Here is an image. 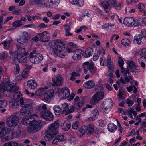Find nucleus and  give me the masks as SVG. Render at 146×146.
<instances>
[{"mask_svg":"<svg viewBox=\"0 0 146 146\" xmlns=\"http://www.w3.org/2000/svg\"><path fill=\"white\" fill-rule=\"evenodd\" d=\"M42 121L41 120L37 121L33 120L31 122L27 130L29 133H33L39 130L42 126Z\"/></svg>","mask_w":146,"mask_h":146,"instance_id":"20e7f679","label":"nucleus"},{"mask_svg":"<svg viewBox=\"0 0 146 146\" xmlns=\"http://www.w3.org/2000/svg\"><path fill=\"white\" fill-rule=\"evenodd\" d=\"M126 103L128 104V106H132L134 104L132 100L128 99H127L126 100Z\"/></svg>","mask_w":146,"mask_h":146,"instance_id":"774afa93","label":"nucleus"},{"mask_svg":"<svg viewBox=\"0 0 146 146\" xmlns=\"http://www.w3.org/2000/svg\"><path fill=\"white\" fill-rule=\"evenodd\" d=\"M3 146H18V143L13 141H10L5 143Z\"/></svg>","mask_w":146,"mask_h":146,"instance_id":"c03bdc74","label":"nucleus"},{"mask_svg":"<svg viewBox=\"0 0 146 146\" xmlns=\"http://www.w3.org/2000/svg\"><path fill=\"white\" fill-rule=\"evenodd\" d=\"M7 105V102L4 100H0V108H4Z\"/></svg>","mask_w":146,"mask_h":146,"instance_id":"a18cd8bd","label":"nucleus"},{"mask_svg":"<svg viewBox=\"0 0 146 146\" xmlns=\"http://www.w3.org/2000/svg\"><path fill=\"white\" fill-rule=\"evenodd\" d=\"M38 36H39V37L40 38V40L42 42H47L49 40V34L47 31L38 33Z\"/></svg>","mask_w":146,"mask_h":146,"instance_id":"dca6fc26","label":"nucleus"},{"mask_svg":"<svg viewBox=\"0 0 146 146\" xmlns=\"http://www.w3.org/2000/svg\"><path fill=\"white\" fill-rule=\"evenodd\" d=\"M138 8L141 12L144 11L145 9V7L144 5L142 3H140L138 5Z\"/></svg>","mask_w":146,"mask_h":146,"instance_id":"603ef678","label":"nucleus"},{"mask_svg":"<svg viewBox=\"0 0 146 146\" xmlns=\"http://www.w3.org/2000/svg\"><path fill=\"white\" fill-rule=\"evenodd\" d=\"M45 88H40L39 89L37 90L35 92V94L38 96H40L43 94L44 95V94L46 92L45 91Z\"/></svg>","mask_w":146,"mask_h":146,"instance_id":"4c0bfd02","label":"nucleus"},{"mask_svg":"<svg viewBox=\"0 0 146 146\" xmlns=\"http://www.w3.org/2000/svg\"><path fill=\"white\" fill-rule=\"evenodd\" d=\"M47 27V26L44 23H42L38 26L37 28L38 29L40 30L42 28H45Z\"/></svg>","mask_w":146,"mask_h":146,"instance_id":"052dcab7","label":"nucleus"},{"mask_svg":"<svg viewBox=\"0 0 146 146\" xmlns=\"http://www.w3.org/2000/svg\"><path fill=\"white\" fill-rule=\"evenodd\" d=\"M30 62L35 64H38L41 62L43 59L42 55L39 53H37L36 50H33L30 53Z\"/></svg>","mask_w":146,"mask_h":146,"instance_id":"39448f33","label":"nucleus"},{"mask_svg":"<svg viewBox=\"0 0 146 146\" xmlns=\"http://www.w3.org/2000/svg\"><path fill=\"white\" fill-rule=\"evenodd\" d=\"M133 41L134 43H136L140 45L142 42L143 37L142 35H138L134 37Z\"/></svg>","mask_w":146,"mask_h":146,"instance_id":"c756f323","label":"nucleus"},{"mask_svg":"<svg viewBox=\"0 0 146 146\" xmlns=\"http://www.w3.org/2000/svg\"><path fill=\"white\" fill-rule=\"evenodd\" d=\"M16 47L17 49L19 51V53H21V54H24L25 56H26L29 54L27 52H25V45L24 44L18 42L16 44Z\"/></svg>","mask_w":146,"mask_h":146,"instance_id":"412c9836","label":"nucleus"},{"mask_svg":"<svg viewBox=\"0 0 146 146\" xmlns=\"http://www.w3.org/2000/svg\"><path fill=\"white\" fill-rule=\"evenodd\" d=\"M32 103L29 100H21L20 104L22 106L20 109V113L22 115L26 116L31 114L33 111Z\"/></svg>","mask_w":146,"mask_h":146,"instance_id":"f257e3e1","label":"nucleus"},{"mask_svg":"<svg viewBox=\"0 0 146 146\" xmlns=\"http://www.w3.org/2000/svg\"><path fill=\"white\" fill-rule=\"evenodd\" d=\"M60 124L58 121H56L54 123H52L48 126V130L50 132L53 133L54 134H56L58 133V131L57 130Z\"/></svg>","mask_w":146,"mask_h":146,"instance_id":"4468645a","label":"nucleus"},{"mask_svg":"<svg viewBox=\"0 0 146 146\" xmlns=\"http://www.w3.org/2000/svg\"><path fill=\"white\" fill-rule=\"evenodd\" d=\"M62 94L64 96L65 94V98H66V96H68L70 94V91L68 88L67 87H65L62 88L61 90Z\"/></svg>","mask_w":146,"mask_h":146,"instance_id":"e433bc0d","label":"nucleus"},{"mask_svg":"<svg viewBox=\"0 0 146 146\" xmlns=\"http://www.w3.org/2000/svg\"><path fill=\"white\" fill-rule=\"evenodd\" d=\"M83 52L82 50L77 49L74 52V54L72 58L73 59L76 61L80 60L81 57V55Z\"/></svg>","mask_w":146,"mask_h":146,"instance_id":"aec40b11","label":"nucleus"},{"mask_svg":"<svg viewBox=\"0 0 146 146\" xmlns=\"http://www.w3.org/2000/svg\"><path fill=\"white\" fill-rule=\"evenodd\" d=\"M43 96L44 98L42 100L46 103L49 102L52 98L51 95L46 92L44 94Z\"/></svg>","mask_w":146,"mask_h":146,"instance_id":"7c9ffc66","label":"nucleus"},{"mask_svg":"<svg viewBox=\"0 0 146 146\" xmlns=\"http://www.w3.org/2000/svg\"><path fill=\"white\" fill-rule=\"evenodd\" d=\"M52 80L53 82V85L54 86L55 85L60 86L62 85L63 82L62 76L60 74L57 75L56 80L54 78H53Z\"/></svg>","mask_w":146,"mask_h":146,"instance_id":"6ab92c4d","label":"nucleus"},{"mask_svg":"<svg viewBox=\"0 0 146 146\" xmlns=\"http://www.w3.org/2000/svg\"><path fill=\"white\" fill-rule=\"evenodd\" d=\"M104 97V93L102 92H98L93 96L90 102L92 104L95 105L98 103Z\"/></svg>","mask_w":146,"mask_h":146,"instance_id":"ddd939ff","label":"nucleus"},{"mask_svg":"<svg viewBox=\"0 0 146 146\" xmlns=\"http://www.w3.org/2000/svg\"><path fill=\"white\" fill-rule=\"evenodd\" d=\"M53 110L56 116H58L60 114H62V108L59 105H56L54 106Z\"/></svg>","mask_w":146,"mask_h":146,"instance_id":"cd10ccee","label":"nucleus"},{"mask_svg":"<svg viewBox=\"0 0 146 146\" xmlns=\"http://www.w3.org/2000/svg\"><path fill=\"white\" fill-rule=\"evenodd\" d=\"M14 57L16 59L19 63H27V59L26 57L24 56V54L18 53L17 51L15 52L12 53Z\"/></svg>","mask_w":146,"mask_h":146,"instance_id":"9d476101","label":"nucleus"},{"mask_svg":"<svg viewBox=\"0 0 146 146\" xmlns=\"http://www.w3.org/2000/svg\"><path fill=\"white\" fill-rule=\"evenodd\" d=\"M22 96V95L21 94L18 92H15L13 94V100L19 102V103H20L21 100H22L23 101H25V100H24L23 99Z\"/></svg>","mask_w":146,"mask_h":146,"instance_id":"a878e982","label":"nucleus"},{"mask_svg":"<svg viewBox=\"0 0 146 146\" xmlns=\"http://www.w3.org/2000/svg\"><path fill=\"white\" fill-rule=\"evenodd\" d=\"M31 38L29 33L24 31L22 35H20L17 39V40L18 42L22 43L24 44L27 43L28 42V40Z\"/></svg>","mask_w":146,"mask_h":146,"instance_id":"f8f14e48","label":"nucleus"},{"mask_svg":"<svg viewBox=\"0 0 146 146\" xmlns=\"http://www.w3.org/2000/svg\"><path fill=\"white\" fill-rule=\"evenodd\" d=\"M139 23V21L136 19H134V22L133 24V26H136L138 25Z\"/></svg>","mask_w":146,"mask_h":146,"instance_id":"338daca9","label":"nucleus"},{"mask_svg":"<svg viewBox=\"0 0 146 146\" xmlns=\"http://www.w3.org/2000/svg\"><path fill=\"white\" fill-rule=\"evenodd\" d=\"M122 44L125 46H127L129 45L130 42L129 39L127 38L123 39L121 41Z\"/></svg>","mask_w":146,"mask_h":146,"instance_id":"79ce46f5","label":"nucleus"},{"mask_svg":"<svg viewBox=\"0 0 146 146\" xmlns=\"http://www.w3.org/2000/svg\"><path fill=\"white\" fill-rule=\"evenodd\" d=\"M6 133V129L5 127L4 126H0V138L5 135Z\"/></svg>","mask_w":146,"mask_h":146,"instance_id":"58836bf2","label":"nucleus"},{"mask_svg":"<svg viewBox=\"0 0 146 146\" xmlns=\"http://www.w3.org/2000/svg\"><path fill=\"white\" fill-rule=\"evenodd\" d=\"M134 19L132 17H126L124 19L123 23L128 26H133Z\"/></svg>","mask_w":146,"mask_h":146,"instance_id":"b1692460","label":"nucleus"},{"mask_svg":"<svg viewBox=\"0 0 146 146\" xmlns=\"http://www.w3.org/2000/svg\"><path fill=\"white\" fill-rule=\"evenodd\" d=\"M88 129V127L86 126H82L79 130L80 134L78 135L81 137L84 135L87 132Z\"/></svg>","mask_w":146,"mask_h":146,"instance_id":"f704fd0d","label":"nucleus"},{"mask_svg":"<svg viewBox=\"0 0 146 146\" xmlns=\"http://www.w3.org/2000/svg\"><path fill=\"white\" fill-rule=\"evenodd\" d=\"M142 125L140 128L141 131H143L144 132H146V122L142 121L141 122Z\"/></svg>","mask_w":146,"mask_h":146,"instance_id":"3c124183","label":"nucleus"},{"mask_svg":"<svg viewBox=\"0 0 146 146\" xmlns=\"http://www.w3.org/2000/svg\"><path fill=\"white\" fill-rule=\"evenodd\" d=\"M117 126L113 123H109L108 127V129L111 132H114L117 129Z\"/></svg>","mask_w":146,"mask_h":146,"instance_id":"473e14b6","label":"nucleus"},{"mask_svg":"<svg viewBox=\"0 0 146 146\" xmlns=\"http://www.w3.org/2000/svg\"><path fill=\"white\" fill-rule=\"evenodd\" d=\"M40 117L48 121H52L54 118L53 115L49 111H42L40 113Z\"/></svg>","mask_w":146,"mask_h":146,"instance_id":"9b49d317","label":"nucleus"},{"mask_svg":"<svg viewBox=\"0 0 146 146\" xmlns=\"http://www.w3.org/2000/svg\"><path fill=\"white\" fill-rule=\"evenodd\" d=\"M10 133H11L12 135V136L14 137H15L17 135V132L16 131H15L14 129H12L11 130Z\"/></svg>","mask_w":146,"mask_h":146,"instance_id":"e2e57ef3","label":"nucleus"},{"mask_svg":"<svg viewBox=\"0 0 146 146\" xmlns=\"http://www.w3.org/2000/svg\"><path fill=\"white\" fill-rule=\"evenodd\" d=\"M94 82L92 80H90L84 83L83 84V86L87 89H90L93 88L94 86Z\"/></svg>","mask_w":146,"mask_h":146,"instance_id":"c85d7f7f","label":"nucleus"},{"mask_svg":"<svg viewBox=\"0 0 146 146\" xmlns=\"http://www.w3.org/2000/svg\"><path fill=\"white\" fill-rule=\"evenodd\" d=\"M66 140V138L63 135H58L55 137L53 142L55 144L59 141H64Z\"/></svg>","mask_w":146,"mask_h":146,"instance_id":"bb28decb","label":"nucleus"},{"mask_svg":"<svg viewBox=\"0 0 146 146\" xmlns=\"http://www.w3.org/2000/svg\"><path fill=\"white\" fill-rule=\"evenodd\" d=\"M146 49L145 48H143L138 52L137 56L140 57L138 59V61L141 62L142 59L143 61H146Z\"/></svg>","mask_w":146,"mask_h":146,"instance_id":"f3484780","label":"nucleus"},{"mask_svg":"<svg viewBox=\"0 0 146 146\" xmlns=\"http://www.w3.org/2000/svg\"><path fill=\"white\" fill-rule=\"evenodd\" d=\"M70 29H65V35L66 36H70L72 35V34L70 33L69 32Z\"/></svg>","mask_w":146,"mask_h":146,"instance_id":"69168bd1","label":"nucleus"},{"mask_svg":"<svg viewBox=\"0 0 146 146\" xmlns=\"http://www.w3.org/2000/svg\"><path fill=\"white\" fill-rule=\"evenodd\" d=\"M21 13V10L18 9H15L14 11H12L13 14L17 15H20Z\"/></svg>","mask_w":146,"mask_h":146,"instance_id":"4d7b16f0","label":"nucleus"},{"mask_svg":"<svg viewBox=\"0 0 146 146\" xmlns=\"http://www.w3.org/2000/svg\"><path fill=\"white\" fill-rule=\"evenodd\" d=\"M129 63L127 65L126 73L128 74H130L129 71L133 72L136 70V66L132 61L128 62Z\"/></svg>","mask_w":146,"mask_h":146,"instance_id":"a211bd4d","label":"nucleus"},{"mask_svg":"<svg viewBox=\"0 0 146 146\" xmlns=\"http://www.w3.org/2000/svg\"><path fill=\"white\" fill-rule=\"evenodd\" d=\"M80 71H77V72H72L71 74V75L76 77L79 76H80Z\"/></svg>","mask_w":146,"mask_h":146,"instance_id":"bf43d9fd","label":"nucleus"},{"mask_svg":"<svg viewBox=\"0 0 146 146\" xmlns=\"http://www.w3.org/2000/svg\"><path fill=\"white\" fill-rule=\"evenodd\" d=\"M118 63L119 65V66L120 67H122V66H123V65L124 64V63L123 60L121 57H119V60L118 61Z\"/></svg>","mask_w":146,"mask_h":146,"instance_id":"8fccbe9b","label":"nucleus"},{"mask_svg":"<svg viewBox=\"0 0 146 146\" xmlns=\"http://www.w3.org/2000/svg\"><path fill=\"white\" fill-rule=\"evenodd\" d=\"M98 115L99 112L97 109L92 110L90 114L91 117L88 118V120L91 121L95 120L98 117Z\"/></svg>","mask_w":146,"mask_h":146,"instance_id":"4be33fe9","label":"nucleus"},{"mask_svg":"<svg viewBox=\"0 0 146 146\" xmlns=\"http://www.w3.org/2000/svg\"><path fill=\"white\" fill-rule=\"evenodd\" d=\"M74 103L73 106L76 110L79 109L84 103L83 98H79L78 96H76L74 99Z\"/></svg>","mask_w":146,"mask_h":146,"instance_id":"2eb2a0df","label":"nucleus"},{"mask_svg":"<svg viewBox=\"0 0 146 146\" xmlns=\"http://www.w3.org/2000/svg\"><path fill=\"white\" fill-rule=\"evenodd\" d=\"M62 108L63 109L62 110V114H65L66 115H67L74 111L75 110L73 105H71L69 108V104L67 103L62 104Z\"/></svg>","mask_w":146,"mask_h":146,"instance_id":"1a4fd4ad","label":"nucleus"},{"mask_svg":"<svg viewBox=\"0 0 146 146\" xmlns=\"http://www.w3.org/2000/svg\"><path fill=\"white\" fill-rule=\"evenodd\" d=\"M27 85L29 88L33 89L36 87L37 84L34 80H30L27 81Z\"/></svg>","mask_w":146,"mask_h":146,"instance_id":"393cba45","label":"nucleus"},{"mask_svg":"<svg viewBox=\"0 0 146 146\" xmlns=\"http://www.w3.org/2000/svg\"><path fill=\"white\" fill-rule=\"evenodd\" d=\"M107 65L109 70H114V66L111 61V57L108 56L106 60Z\"/></svg>","mask_w":146,"mask_h":146,"instance_id":"5701e85b","label":"nucleus"},{"mask_svg":"<svg viewBox=\"0 0 146 146\" xmlns=\"http://www.w3.org/2000/svg\"><path fill=\"white\" fill-rule=\"evenodd\" d=\"M29 119L28 117H26L23 118L21 121L22 123L24 125H27L29 123H31L32 121H29Z\"/></svg>","mask_w":146,"mask_h":146,"instance_id":"37998d69","label":"nucleus"},{"mask_svg":"<svg viewBox=\"0 0 146 146\" xmlns=\"http://www.w3.org/2000/svg\"><path fill=\"white\" fill-rule=\"evenodd\" d=\"M22 25L21 21L19 20H15L12 24L13 27H14L15 29L17 27Z\"/></svg>","mask_w":146,"mask_h":146,"instance_id":"a19ab883","label":"nucleus"},{"mask_svg":"<svg viewBox=\"0 0 146 146\" xmlns=\"http://www.w3.org/2000/svg\"><path fill=\"white\" fill-rule=\"evenodd\" d=\"M54 134L51 133V132H50L48 130L47 131L46 133L45 136L44 137V139L46 141H50L55 136Z\"/></svg>","mask_w":146,"mask_h":146,"instance_id":"2f4dec72","label":"nucleus"},{"mask_svg":"<svg viewBox=\"0 0 146 146\" xmlns=\"http://www.w3.org/2000/svg\"><path fill=\"white\" fill-rule=\"evenodd\" d=\"M7 57V54L4 52L0 53V60H3Z\"/></svg>","mask_w":146,"mask_h":146,"instance_id":"09e8293b","label":"nucleus"},{"mask_svg":"<svg viewBox=\"0 0 146 146\" xmlns=\"http://www.w3.org/2000/svg\"><path fill=\"white\" fill-rule=\"evenodd\" d=\"M79 122L76 121L72 125V128L74 129H76L79 127Z\"/></svg>","mask_w":146,"mask_h":146,"instance_id":"13d9d810","label":"nucleus"},{"mask_svg":"<svg viewBox=\"0 0 146 146\" xmlns=\"http://www.w3.org/2000/svg\"><path fill=\"white\" fill-rule=\"evenodd\" d=\"M29 72L24 70L22 72L21 75L22 77L24 78H26L28 76Z\"/></svg>","mask_w":146,"mask_h":146,"instance_id":"5fc2aeb1","label":"nucleus"},{"mask_svg":"<svg viewBox=\"0 0 146 146\" xmlns=\"http://www.w3.org/2000/svg\"><path fill=\"white\" fill-rule=\"evenodd\" d=\"M18 101L12 99L10 100V103L12 108L14 110H16L19 106Z\"/></svg>","mask_w":146,"mask_h":146,"instance_id":"c9c22d12","label":"nucleus"},{"mask_svg":"<svg viewBox=\"0 0 146 146\" xmlns=\"http://www.w3.org/2000/svg\"><path fill=\"white\" fill-rule=\"evenodd\" d=\"M114 70H109L107 73L106 74V75L108 77L112 78L113 77V73Z\"/></svg>","mask_w":146,"mask_h":146,"instance_id":"6e6d98bb","label":"nucleus"},{"mask_svg":"<svg viewBox=\"0 0 146 146\" xmlns=\"http://www.w3.org/2000/svg\"><path fill=\"white\" fill-rule=\"evenodd\" d=\"M19 117L14 115H11L6 119V124L9 127H14L16 126L18 123Z\"/></svg>","mask_w":146,"mask_h":146,"instance_id":"423d86ee","label":"nucleus"},{"mask_svg":"<svg viewBox=\"0 0 146 146\" xmlns=\"http://www.w3.org/2000/svg\"><path fill=\"white\" fill-rule=\"evenodd\" d=\"M14 69L15 71L14 74L15 75L18 74L20 70V68L19 65L18 64H16L14 67Z\"/></svg>","mask_w":146,"mask_h":146,"instance_id":"864d4df0","label":"nucleus"},{"mask_svg":"<svg viewBox=\"0 0 146 146\" xmlns=\"http://www.w3.org/2000/svg\"><path fill=\"white\" fill-rule=\"evenodd\" d=\"M82 67L83 68L85 74H87L88 71L91 73L94 72L96 70V68L94 66L93 64L90 63L88 62H86L83 64Z\"/></svg>","mask_w":146,"mask_h":146,"instance_id":"0eeeda50","label":"nucleus"},{"mask_svg":"<svg viewBox=\"0 0 146 146\" xmlns=\"http://www.w3.org/2000/svg\"><path fill=\"white\" fill-rule=\"evenodd\" d=\"M2 44L4 45V48L8 50L10 47V44L9 43L7 42V41H5L2 42H1Z\"/></svg>","mask_w":146,"mask_h":146,"instance_id":"de8ad7c7","label":"nucleus"},{"mask_svg":"<svg viewBox=\"0 0 146 146\" xmlns=\"http://www.w3.org/2000/svg\"><path fill=\"white\" fill-rule=\"evenodd\" d=\"M75 95L74 93H72L70 95H69L68 96H66V98H67V99L68 101H71L73 99Z\"/></svg>","mask_w":146,"mask_h":146,"instance_id":"0e129e2a","label":"nucleus"},{"mask_svg":"<svg viewBox=\"0 0 146 146\" xmlns=\"http://www.w3.org/2000/svg\"><path fill=\"white\" fill-rule=\"evenodd\" d=\"M127 112H132L134 116H136L137 115V113L134 111V109L132 108L130 109H128L126 110Z\"/></svg>","mask_w":146,"mask_h":146,"instance_id":"680f3d73","label":"nucleus"},{"mask_svg":"<svg viewBox=\"0 0 146 146\" xmlns=\"http://www.w3.org/2000/svg\"><path fill=\"white\" fill-rule=\"evenodd\" d=\"M55 43L54 48L55 54L60 58H64L65 55L63 53V51L65 48L64 43L62 41L58 40H56Z\"/></svg>","mask_w":146,"mask_h":146,"instance_id":"f03ea898","label":"nucleus"},{"mask_svg":"<svg viewBox=\"0 0 146 146\" xmlns=\"http://www.w3.org/2000/svg\"><path fill=\"white\" fill-rule=\"evenodd\" d=\"M46 1H48V2L52 4L57 5L60 2L59 0H44V3L46 2Z\"/></svg>","mask_w":146,"mask_h":146,"instance_id":"49530a36","label":"nucleus"},{"mask_svg":"<svg viewBox=\"0 0 146 146\" xmlns=\"http://www.w3.org/2000/svg\"><path fill=\"white\" fill-rule=\"evenodd\" d=\"M112 106V100L110 98L104 100L102 104V107L104 109V112L106 113H108L110 111Z\"/></svg>","mask_w":146,"mask_h":146,"instance_id":"6e6552de","label":"nucleus"},{"mask_svg":"<svg viewBox=\"0 0 146 146\" xmlns=\"http://www.w3.org/2000/svg\"><path fill=\"white\" fill-rule=\"evenodd\" d=\"M93 52L92 48H87L84 53V56L85 58L89 57L92 54Z\"/></svg>","mask_w":146,"mask_h":146,"instance_id":"72a5a7b5","label":"nucleus"},{"mask_svg":"<svg viewBox=\"0 0 146 146\" xmlns=\"http://www.w3.org/2000/svg\"><path fill=\"white\" fill-rule=\"evenodd\" d=\"M71 125L69 122H64L62 126V129L65 131H68Z\"/></svg>","mask_w":146,"mask_h":146,"instance_id":"ea45409f","label":"nucleus"},{"mask_svg":"<svg viewBox=\"0 0 146 146\" xmlns=\"http://www.w3.org/2000/svg\"><path fill=\"white\" fill-rule=\"evenodd\" d=\"M19 88L14 84L8 81L5 83H1L0 84V92H4L6 90L10 92H14L19 90Z\"/></svg>","mask_w":146,"mask_h":146,"instance_id":"7ed1b4c3","label":"nucleus"}]
</instances>
